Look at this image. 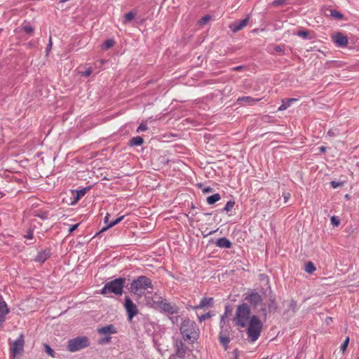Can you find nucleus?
I'll return each mask as SVG.
<instances>
[{"label":"nucleus","mask_w":359,"mask_h":359,"mask_svg":"<svg viewBox=\"0 0 359 359\" xmlns=\"http://www.w3.org/2000/svg\"><path fill=\"white\" fill-rule=\"evenodd\" d=\"M203 192L204 194L211 193L213 191V189L210 187H206L204 189H203Z\"/></svg>","instance_id":"49"},{"label":"nucleus","mask_w":359,"mask_h":359,"mask_svg":"<svg viewBox=\"0 0 359 359\" xmlns=\"http://www.w3.org/2000/svg\"><path fill=\"white\" fill-rule=\"evenodd\" d=\"M39 218H41L43 220L47 219L48 217V214L46 212H43L41 213H39L37 215Z\"/></svg>","instance_id":"46"},{"label":"nucleus","mask_w":359,"mask_h":359,"mask_svg":"<svg viewBox=\"0 0 359 359\" xmlns=\"http://www.w3.org/2000/svg\"><path fill=\"white\" fill-rule=\"evenodd\" d=\"M52 46H53L52 39H51V36H50V38H49V42H48V45H47V47H46V53H48L50 51V50L51 49Z\"/></svg>","instance_id":"48"},{"label":"nucleus","mask_w":359,"mask_h":359,"mask_svg":"<svg viewBox=\"0 0 359 359\" xmlns=\"http://www.w3.org/2000/svg\"><path fill=\"white\" fill-rule=\"evenodd\" d=\"M229 312H230V311L229 310V306H226L225 313L223 316H222L221 320H220V326L222 328L223 327L222 323H225L224 319L227 316L228 313H229Z\"/></svg>","instance_id":"41"},{"label":"nucleus","mask_w":359,"mask_h":359,"mask_svg":"<svg viewBox=\"0 0 359 359\" xmlns=\"http://www.w3.org/2000/svg\"><path fill=\"white\" fill-rule=\"evenodd\" d=\"M297 99L294 98H290L287 100L286 101H283L282 104L279 107L278 111H283L286 109L287 107H289L292 102H295Z\"/></svg>","instance_id":"25"},{"label":"nucleus","mask_w":359,"mask_h":359,"mask_svg":"<svg viewBox=\"0 0 359 359\" xmlns=\"http://www.w3.org/2000/svg\"><path fill=\"white\" fill-rule=\"evenodd\" d=\"M219 340L222 344L225 350H227L228 345L230 342V338L227 334H224V331L222 330L219 334Z\"/></svg>","instance_id":"20"},{"label":"nucleus","mask_w":359,"mask_h":359,"mask_svg":"<svg viewBox=\"0 0 359 359\" xmlns=\"http://www.w3.org/2000/svg\"><path fill=\"white\" fill-rule=\"evenodd\" d=\"M205 215H211V213L207 212V213H205Z\"/></svg>","instance_id":"58"},{"label":"nucleus","mask_w":359,"mask_h":359,"mask_svg":"<svg viewBox=\"0 0 359 359\" xmlns=\"http://www.w3.org/2000/svg\"><path fill=\"white\" fill-rule=\"evenodd\" d=\"M149 288H153L151 279L146 276H140L132 281L130 291L132 294H139L140 291Z\"/></svg>","instance_id":"5"},{"label":"nucleus","mask_w":359,"mask_h":359,"mask_svg":"<svg viewBox=\"0 0 359 359\" xmlns=\"http://www.w3.org/2000/svg\"><path fill=\"white\" fill-rule=\"evenodd\" d=\"M90 74H91V70L90 69H87L86 71V72H85V75L86 76H89V75H90Z\"/></svg>","instance_id":"56"},{"label":"nucleus","mask_w":359,"mask_h":359,"mask_svg":"<svg viewBox=\"0 0 359 359\" xmlns=\"http://www.w3.org/2000/svg\"><path fill=\"white\" fill-rule=\"evenodd\" d=\"M330 222L334 226H338L340 224V219L337 216L331 217Z\"/></svg>","instance_id":"40"},{"label":"nucleus","mask_w":359,"mask_h":359,"mask_svg":"<svg viewBox=\"0 0 359 359\" xmlns=\"http://www.w3.org/2000/svg\"><path fill=\"white\" fill-rule=\"evenodd\" d=\"M332 39L334 43L339 47H344L348 44V37L341 32H337Z\"/></svg>","instance_id":"13"},{"label":"nucleus","mask_w":359,"mask_h":359,"mask_svg":"<svg viewBox=\"0 0 359 359\" xmlns=\"http://www.w3.org/2000/svg\"><path fill=\"white\" fill-rule=\"evenodd\" d=\"M328 135H330V136H334V132H332V130H329V131H328Z\"/></svg>","instance_id":"57"},{"label":"nucleus","mask_w":359,"mask_h":359,"mask_svg":"<svg viewBox=\"0 0 359 359\" xmlns=\"http://www.w3.org/2000/svg\"><path fill=\"white\" fill-rule=\"evenodd\" d=\"M180 332L185 340L194 341L199 337V329L196 323L189 318L184 319L180 327Z\"/></svg>","instance_id":"3"},{"label":"nucleus","mask_w":359,"mask_h":359,"mask_svg":"<svg viewBox=\"0 0 359 359\" xmlns=\"http://www.w3.org/2000/svg\"><path fill=\"white\" fill-rule=\"evenodd\" d=\"M210 19H211V16L210 15H205L199 20L198 24L200 25H204L207 24L210 21Z\"/></svg>","instance_id":"34"},{"label":"nucleus","mask_w":359,"mask_h":359,"mask_svg":"<svg viewBox=\"0 0 359 359\" xmlns=\"http://www.w3.org/2000/svg\"><path fill=\"white\" fill-rule=\"evenodd\" d=\"M248 21L249 17L248 16L241 20H236L234 22L231 23L229 25V28L233 33H236L243 29L248 25Z\"/></svg>","instance_id":"12"},{"label":"nucleus","mask_w":359,"mask_h":359,"mask_svg":"<svg viewBox=\"0 0 359 359\" xmlns=\"http://www.w3.org/2000/svg\"><path fill=\"white\" fill-rule=\"evenodd\" d=\"M44 351L50 357L56 358V353L55 351L47 344H43Z\"/></svg>","instance_id":"27"},{"label":"nucleus","mask_w":359,"mask_h":359,"mask_svg":"<svg viewBox=\"0 0 359 359\" xmlns=\"http://www.w3.org/2000/svg\"><path fill=\"white\" fill-rule=\"evenodd\" d=\"M243 69H244V66L241 65V66H237V67H233L231 69V70L233 71V72H238V71H241V70H242Z\"/></svg>","instance_id":"51"},{"label":"nucleus","mask_w":359,"mask_h":359,"mask_svg":"<svg viewBox=\"0 0 359 359\" xmlns=\"http://www.w3.org/2000/svg\"><path fill=\"white\" fill-rule=\"evenodd\" d=\"M198 187H202V184H198Z\"/></svg>","instance_id":"59"},{"label":"nucleus","mask_w":359,"mask_h":359,"mask_svg":"<svg viewBox=\"0 0 359 359\" xmlns=\"http://www.w3.org/2000/svg\"><path fill=\"white\" fill-rule=\"evenodd\" d=\"M289 309L291 310L293 313H296L297 310V302L294 299H291L289 304Z\"/></svg>","instance_id":"35"},{"label":"nucleus","mask_w":359,"mask_h":359,"mask_svg":"<svg viewBox=\"0 0 359 359\" xmlns=\"http://www.w3.org/2000/svg\"><path fill=\"white\" fill-rule=\"evenodd\" d=\"M328 11L330 13L326 14L327 15L332 16L338 20H342L344 18L343 14L337 10L331 9L329 10Z\"/></svg>","instance_id":"26"},{"label":"nucleus","mask_w":359,"mask_h":359,"mask_svg":"<svg viewBox=\"0 0 359 359\" xmlns=\"http://www.w3.org/2000/svg\"><path fill=\"white\" fill-rule=\"evenodd\" d=\"M91 189V186L84 187L80 190H71L73 196L71 198V205L76 204Z\"/></svg>","instance_id":"11"},{"label":"nucleus","mask_w":359,"mask_h":359,"mask_svg":"<svg viewBox=\"0 0 359 359\" xmlns=\"http://www.w3.org/2000/svg\"><path fill=\"white\" fill-rule=\"evenodd\" d=\"M136 15H137L136 12H135L133 11H129L128 13H127L124 15V19L123 20V22L124 24L129 23L135 18Z\"/></svg>","instance_id":"23"},{"label":"nucleus","mask_w":359,"mask_h":359,"mask_svg":"<svg viewBox=\"0 0 359 359\" xmlns=\"http://www.w3.org/2000/svg\"><path fill=\"white\" fill-rule=\"evenodd\" d=\"M213 306V298L212 297H203L198 305L191 306L194 310L199 309H203L205 307H211Z\"/></svg>","instance_id":"15"},{"label":"nucleus","mask_w":359,"mask_h":359,"mask_svg":"<svg viewBox=\"0 0 359 359\" xmlns=\"http://www.w3.org/2000/svg\"><path fill=\"white\" fill-rule=\"evenodd\" d=\"M290 0H274L271 5L273 6H283L290 4Z\"/></svg>","instance_id":"33"},{"label":"nucleus","mask_w":359,"mask_h":359,"mask_svg":"<svg viewBox=\"0 0 359 359\" xmlns=\"http://www.w3.org/2000/svg\"><path fill=\"white\" fill-rule=\"evenodd\" d=\"M168 316H169V319L172 321V324H176L178 323L179 316H177V314L168 315Z\"/></svg>","instance_id":"45"},{"label":"nucleus","mask_w":359,"mask_h":359,"mask_svg":"<svg viewBox=\"0 0 359 359\" xmlns=\"http://www.w3.org/2000/svg\"><path fill=\"white\" fill-rule=\"evenodd\" d=\"M251 309L248 303H243L237 306L235 316L233 321L235 325L241 327H245L250 320Z\"/></svg>","instance_id":"1"},{"label":"nucleus","mask_w":359,"mask_h":359,"mask_svg":"<svg viewBox=\"0 0 359 359\" xmlns=\"http://www.w3.org/2000/svg\"><path fill=\"white\" fill-rule=\"evenodd\" d=\"M97 332L100 334H116L118 331L114 325L110 324L107 326L98 327Z\"/></svg>","instance_id":"16"},{"label":"nucleus","mask_w":359,"mask_h":359,"mask_svg":"<svg viewBox=\"0 0 359 359\" xmlns=\"http://www.w3.org/2000/svg\"><path fill=\"white\" fill-rule=\"evenodd\" d=\"M319 150H320V152H322V153H325V152H326V151H327V148H326L325 147H324V146H321V147L319 148Z\"/></svg>","instance_id":"54"},{"label":"nucleus","mask_w":359,"mask_h":359,"mask_svg":"<svg viewBox=\"0 0 359 359\" xmlns=\"http://www.w3.org/2000/svg\"><path fill=\"white\" fill-rule=\"evenodd\" d=\"M358 283H359V280H358Z\"/></svg>","instance_id":"61"},{"label":"nucleus","mask_w":359,"mask_h":359,"mask_svg":"<svg viewBox=\"0 0 359 359\" xmlns=\"http://www.w3.org/2000/svg\"><path fill=\"white\" fill-rule=\"evenodd\" d=\"M104 337L99 339L98 344L100 345L107 344L111 342V337L110 334H104Z\"/></svg>","instance_id":"30"},{"label":"nucleus","mask_w":359,"mask_h":359,"mask_svg":"<svg viewBox=\"0 0 359 359\" xmlns=\"http://www.w3.org/2000/svg\"><path fill=\"white\" fill-rule=\"evenodd\" d=\"M215 245L221 248H227L229 249L232 247V243L226 237H222L218 238L216 242Z\"/></svg>","instance_id":"18"},{"label":"nucleus","mask_w":359,"mask_h":359,"mask_svg":"<svg viewBox=\"0 0 359 359\" xmlns=\"http://www.w3.org/2000/svg\"><path fill=\"white\" fill-rule=\"evenodd\" d=\"M159 301L156 302L158 307L161 313L167 315L178 314L180 311L179 307L175 304L168 302L166 299H163L160 297Z\"/></svg>","instance_id":"8"},{"label":"nucleus","mask_w":359,"mask_h":359,"mask_svg":"<svg viewBox=\"0 0 359 359\" xmlns=\"http://www.w3.org/2000/svg\"><path fill=\"white\" fill-rule=\"evenodd\" d=\"M22 29L23 30V32L28 34H32L34 31V28L31 25H27L23 26Z\"/></svg>","instance_id":"36"},{"label":"nucleus","mask_w":359,"mask_h":359,"mask_svg":"<svg viewBox=\"0 0 359 359\" xmlns=\"http://www.w3.org/2000/svg\"><path fill=\"white\" fill-rule=\"evenodd\" d=\"M259 312L264 317V320H266V317H267V313L269 312L267 306H266L265 305L262 306L261 307V309H259Z\"/></svg>","instance_id":"38"},{"label":"nucleus","mask_w":359,"mask_h":359,"mask_svg":"<svg viewBox=\"0 0 359 359\" xmlns=\"http://www.w3.org/2000/svg\"><path fill=\"white\" fill-rule=\"evenodd\" d=\"M79 226V224H73V225H70L69 226V233H72L74 231H75L78 226Z\"/></svg>","instance_id":"47"},{"label":"nucleus","mask_w":359,"mask_h":359,"mask_svg":"<svg viewBox=\"0 0 359 359\" xmlns=\"http://www.w3.org/2000/svg\"><path fill=\"white\" fill-rule=\"evenodd\" d=\"M283 196H284L285 201L286 202L290 197V193L284 194Z\"/></svg>","instance_id":"52"},{"label":"nucleus","mask_w":359,"mask_h":359,"mask_svg":"<svg viewBox=\"0 0 359 359\" xmlns=\"http://www.w3.org/2000/svg\"><path fill=\"white\" fill-rule=\"evenodd\" d=\"M306 272H307L308 273H313L316 268V266H314L313 263L311 262H308L306 264H305V268H304Z\"/></svg>","instance_id":"29"},{"label":"nucleus","mask_w":359,"mask_h":359,"mask_svg":"<svg viewBox=\"0 0 359 359\" xmlns=\"http://www.w3.org/2000/svg\"><path fill=\"white\" fill-rule=\"evenodd\" d=\"M147 130V126L144 123H141L139 127L137 129V133H140L142 131H145Z\"/></svg>","instance_id":"44"},{"label":"nucleus","mask_w":359,"mask_h":359,"mask_svg":"<svg viewBox=\"0 0 359 359\" xmlns=\"http://www.w3.org/2000/svg\"><path fill=\"white\" fill-rule=\"evenodd\" d=\"M123 306L127 313L128 321L132 322L133 318L138 313L139 311L137 305L128 296H126Z\"/></svg>","instance_id":"9"},{"label":"nucleus","mask_w":359,"mask_h":359,"mask_svg":"<svg viewBox=\"0 0 359 359\" xmlns=\"http://www.w3.org/2000/svg\"><path fill=\"white\" fill-rule=\"evenodd\" d=\"M235 205V202L233 201H228L225 206L221 210V212H229L230 210H231V209L233 208Z\"/></svg>","instance_id":"31"},{"label":"nucleus","mask_w":359,"mask_h":359,"mask_svg":"<svg viewBox=\"0 0 359 359\" xmlns=\"http://www.w3.org/2000/svg\"><path fill=\"white\" fill-rule=\"evenodd\" d=\"M259 100V99L255 100L253 97H252L250 96H245V97H241L238 98L237 101L238 102L244 101V102L250 103V102H257Z\"/></svg>","instance_id":"32"},{"label":"nucleus","mask_w":359,"mask_h":359,"mask_svg":"<svg viewBox=\"0 0 359 359\" xmlns=\"http://www.w3.org/2000/svg\"><path fill=\"white\" fill-rule=\"evenodd\" d=\"M124 215L123 216H121V217H118L117 219H116L115 220L111 222L109 224H108L106 226L103 227L97 234L96 236H98L100 234H101L102 232L107 231V229H109V228H111L112 226H115L116 224H118L119 222H121L123 218H124Z\"/></svg>","instance_id":"21"},{"label":"nucleus","mask_w":359,"mask_h":359,"mask_svg":"<svg viewBox=\"0 0 359 359\" xmlns=\"http://www.w3.org/2000/svg\"><path fill=\"white\" fill-rule=\"evenodd\" d=\"M344 185L343 182H336V181H332L330 182V186L333 189H336L339 187H342Z\"/></svg>","instance_id":"43"},{"label":"nucleus","mask_w":359,"mask_h":359,"mask_svg":"<svg viewBox=\"0 0 359 359\" xmlns=\"http://www.w3.org/2000/svg\"><path fill=\"white\" fill-rule=\"evenodd\" d=\"M3 31V29H0V33Z\"/></svg>","instance_id":"60"},{"label":"nucleus","mask_w":359,"mask_h":359,"mask_svg":"<svg viewBox=\"0 0 359 359\" xmlns=\"http://www.w3.org/2000/svg\"><path fill=\"white\" fill-rule=\"evenodd\" d=\"M126 282V278L124 277H119L109 281L102 288L100 293L102 295L114 294L116 296H121L123 292Z\"/></svg>","instance_id":"2"},{"label":"nucleus","mask_w":359,"mask_h":359,"mask_svg":"<svg viewBox=\"0 0 359 359\" xmlns=\"http://www.w3.org/2000/svg\"><path fill=\"white\" fill-rule=\"evenodd\" d=\"M264 294V291L260 293L256 290H250L248 292L244 294V300L255 309L263 302Z\"/></svg>","instance_id":"7"},{"label":"nucleus","mask_w":359,"mask_h":359,"mask_svg":"<svg viewBox=\"0 0 359 359\" xmlns=\"http://www.w3.org/2000/svg\"><path fill=\"white\" fill-rule=\"evenodd\" d=\"M25 339L24 335L21 334L18 338L13 342V346L11 347V354L13 358H15L18 355H20L24 351Z\"/></svg>","instance_id":"10"},{"label":"nucleus","mask_w":359,"mask_h":359,"mask_svg":"<svg viewBox=\"0 0 359 359\" xmlns=\"http://www.w3.org/2000/svg\"><path fill=\"white\" fill-rule=\"evenodd\" d=\"M309 34V32L308 30H306V29L299 30L297 32V36H299L300 37H302L304 39H307Z\"/></svg>","instance_id":"37"},{"label":"nucleus","mask_w":359,"mask_h":359,"mask_svg":"<svg viewBox=\"0 0 359 359\" xmlns=\"http://www.w3.org/2000/svg\"><path fill=\"white\" fill-rule=\"evenodd\" d=\"M221 199V196L219 194L217 193L212 196H210L207 198V203L209 205H213L216 202L219 201Z\"/></svg>","instance_id":"24"},{"label":"nucleus","mask_w":359,"mask_h":359,"mask_svg":"<svg viewBox=\"0 0 359 359\" xmlns=\"http://www.w3.org/2000/svg\"><path fill=\"white\" fill-rule=\"evenodd\" d=\"M25 238L28 239H32L33 238V231L32 229H29L25 235Z\"/></svg>","instance_id":"50"},{"label":"nucleus","mask_w":359,"mask_h":359,"mask_svg":"<svg viewBox=\"0 0 359 359\" xmlns=\"http://www.w3.org/2000/svg\"><path fill=\"white\" fill-rule=\"evenodd\" d=\"M90 346V340L86 336L77 337L69 339L67 342V350L70 352H76Z\"/></svg>","instance_id":"6"},{"label":"nucleus","mask_w":359,"mask_h":359,"mask_svg":"<svg viewBox=\"0 0 359 359\" xmlns=\"http://www.w3.org/2000/svg\"><path fill=\"white\" fill-rule=\"evenodd\" d=\"M348 343H349V337H346V339L344 341V342L342 343V344L340 346L341 351L344 352L347 348Z\"/></svg>","instance_id":"42"},{"label":"nucleus","mask_w":359,"mask_h":359,"mask_svg":"<svg viewBox=\"0 0 359 359\" xmlns=\"http://www.w3.org/2000/svg\"><path fill=\"white\" fill-rule=\"evenodd\" d=\"M188 348L185 345L184 343H183L182 341H180L179 343L177 344V355L180 358H182L184 356Z\"/></svg>","instance_id":"19"},{"label":"nucleus","mask_w":359,"mask_h":359,"mask_svg":"<svg viewBox=\"0 0 359 359\" xmlns=\"http://www.w3.org/2000/svg\"><path fill=\"white\" fill-rule=\"evenodd\" d=\"M144 140V139L140 136H136L131 138L128 142V145L130 147L133 146H141L143 144Z\"/></svg>","instance_id":"22"},{"label":"nucleus","mask_w":359,"mask_h":359,"mask_svg":"<svg viewBox=\"0 0 359 359\" xmlns=\"http://www.w3.org/2000/svg\"><path fill=\"white\" fill-rule=\"evenodd\" d=\"M276 52H283V48L280 46H276L274 48Z\"/></svg>","instance_id":"53"},{"label":"nucleus","mask_w":359,"mask_h":359,"mask_svg":"<svg viewBox=\"0 0 359 359\" xmlns=\"http://www.w3.org/2000/svg\"><path fill=\"white\" fill-rule=\"evenodd\" d=\"M267 308H268L269 313H274L275 312H276L278 311V303L276 302L275 295L269 296V302L267 304Z\"/></svg>","instance_id":"17"},{"label":"nucleus","mask_w":359,"mask_h":359,"mask_svg":"<svg viewBox=\"0 0 359 359\" xmlns=\"http://www.w3.org/2000/svg\"><path fill=\"white\" fill-rule=\"evenodd\" d=\"M114 43H115V41L114 39H107V40L104 41V43H102V48L104 50H108L110 48H111L114 45Z\"/></svg>","instance_id":"28"},{"label":"nucleus","mask_w":359,"mask_h":359,"mask_svg":"<svg viewBox=\"0 0 359 359\" xmlns=\"http://www.w3.org/2000/svg\"><path fill=\"white\" fill-rule=\"evenodd\" d=\"M212 316V315L210 313V312H208L206 313H204V314H203V315H201L200 316H198V321L200 323H201L202 321L205 320L206 319H208V318H211Z\"/></svg>","instance_id":"39"},{"label":"nucleus","mask_w":359,"mask_h":359,"mask_svg":"<svg viewBox=\"0 0 359 359\" xmlns=\"http://www.w3.org/2000/svg\"><path fill=\"white\" fill-rule=\"evenodd\" d=\"M248 324V336L250 341L252 342H254L256 340H257L260 336V334L263 328V323L257 316L253 315L250 318V320Z\"/></svg>","instance_id":"4"},{"label":"nucleus","mask_w":359,"mask_h":359,"mask_svg":"<svg viewBox=\"0 0 359 359\" xmlns=\"http://www.w3.org/2000/svg\"><path fill=\"white\" fill-rule=\"evenodd\" d=\"M51 255V251L49 248L39 252L38 255L35 258V261L41 264L44 263Z\"/></svg>","instance_id":"14"},{"label":"nucleus","mask_w":359,"mask_h":359,"mask_svg":"<svg viewBox=\"0 0 359 359\" xmlns=\"http://www.w3.org/2000/svg\"><path fill=\"white\" fill-rule=\"evenodd\" d=\"M109 214H107V215L105 216L104 219V223H106V224H107V223L108 222V221H109Z\"/></svg>","instance_id":"55"}]
</instances>
